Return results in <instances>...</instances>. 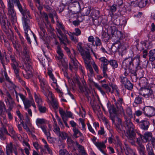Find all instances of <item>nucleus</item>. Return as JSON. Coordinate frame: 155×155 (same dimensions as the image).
<instances>
[{
    "label": "nucleus",
    "mask_w": 155,
    "mask_h": 155,
    "mask_svg": "<svg viewBox=\"0 0 155 155\" xmlns=\"http://www.w3.org/2000/svg\"><path fill=\"white\" fill-rule=\"evenodd\" d=\"M120 41L119 40H117L116 42H115L113 44V45H112V48H113V47L114 46L116 48H117V49L118 50L119 46H120Z\"/></svg>",
    "instance_id": "61"
},
{
    "label": "nucleus",
    "mask_w": 155,
    "mask_h": 155,
    "mask_svg": "<svg viewBox=\"0 0 155 155\" xmlns=\"http://www.w3.org/2000/svg\"><path fill=\"white\" fill-rule=\"evenodd\" d=\"M91 104L93 110L99 112L101 110L100 106L96 103L95 101L91 102Z\"/></svg>",
    "instance_id": "29"
},
{
    "label": "nucleus",
    "mask_w": 155,
    "mask_h": 155,
    "mask_svg": "<svg viewBox=\"0 0 155 155\" xmlns=\"http://www.w3.org/2000/svg\"><path fill=\"white\" fill-rule=\"evenodd\" d=\"M120 78L121 83L124 86L129 80L125 77L121 76Z\"/></svg>",
    "instance_id": "48"
},
{
    "label": "nucleus",
    "mask_w": 155,
    "mask_h": 155,
    "mask_svg": "<svg viewBox=\"0 0 155 155\" xmlns=\"http://www.w3.org/2000/svg\"><path fill=\"white\" fill-rule=\"evenodd\" d=\"M0 22L3 30L6 34H8L9 32V27L7 18L5 14L0 12Z\"/></svg>",
    "instance_id": "5"
},
{
    "label": "nucleus",
    "mask_w": 155,
    "mask_h": 155,
    "mask_svg": "<svg viewBox=\"0 0 155 155\" xmlns=\"http://www.w3.org/2000/svg\"><path fill=\"white\" fill-rule=\"evenodd\" d=\"M124 126L127 130L129 142L133 145H135L136 133L134 132V126L130 119L125 120Z\"/></svg>",
    "instance_id": "2"
},
{
    "label": "nucleus",
    "mask_w": 155,
    "mask_h": 155,
    "mask_svg": "<svg viewBox=\"0 0 155 155\" xmlns=\"http://www.w3.org/2000/svg\"><path fill=\"white\" fill-rule=\"evenodd\" d=\"M117 130L120 134H123L125 132L123 129V127L122 124H115Z\"/></svg>",
    "instance_id": "37"
},
{
    "label": "nucleus",
    "mask_w": 155,
    "mask_h": 155,
    "mask_svg": "<svg viewBox=\"0 0 155 155\" xmlns=\"http://www.w3.org/2000/svg\"><path fill=\"white\" fill-rule=\"evenodd\" d=\"M48 74L50 78L53 81V83H56V81H57V80L54 78V75L52 73V71L50 69L48 70Z\"/></svg>",
    "instance_id": "53"
},
{
    "label": "nucleus",
    "mask_w": 155,
    "mask_h": 155,
    "mask_svg": "<svg viewBox=\"0 0 155 155\" xmlns=\"http://www.w3.org/2000/svg\"><path fill=\"white\" fill-rule=\"evenodd\" d=\"M6 151L7 155H13L14 152L15 155H17L18 153L15 145H13L12 143L7 144Z\"/></svg>",
    "instance_id": "13"
},
{
    "label": "nucleus",
    "mask_w": 155,
    "mask_h": 155,
    "mask_svg": "<svg viewBox=\"0 0 155 155\" xmlns=\"http://www.w3.org/2000/svg\"><path fill=\"white\" fill-rule=\"evenodd\" d=\"M57 32L60 36L58 35V37L59 38L60 43L61 44H64L66 45L68 43V40L66 37V35L64 34L60 29H57Z\"/></svg>",
    "instance_id": "17"
},
{
    "label": "nucleus",
    "mask_w": 155,
    "mask_h": 155,
    "mask_svg": "<svg viewBox=\"0 0 155 155\" xmlns=\"http://www.w3.org/2000/svg\"><path fill=\"white\" fill-rule=\"evenodd\" d=\"M118 24H116L115 22V20L114 21V22L112 21H110L109 23V26L108 27L109 28H110L111 29V31L114 30V29H113V27H115L114 26L115 25H118Z\"/></svg>",
    "instance_id": "50"
},
{
    "label": "nucleus",
    "mask_w": 155,
    "mask_h": 155,
    "mask_svg": "<svg viewBox=\"0 0 155 155\" xmlns=\"http://www.w3.org/2000/svg\"><path fill=\"white\" fill-rule=\"evenodd\" d=\"M71 62L70 63V68L71 70L72 68L77 69L78 65V62L77 60L75 57H71Z\"/></svg>",
    "instance_id": "24"
},
{
    "label": "nucleus",
    "mask_w": 155,
    "mask_h": 155,
    "mask_svg": "<svg viewBox=\"0 0 155 155\" xmlns=\"http://www.w3.org/2000/svg\"><path fill=\"white\" fill-rule=\"evenodd\" d=\"M79 121L81 123L82 125V130H84L85 129V125L84 124V120L81 118H80L79 119Z\"/></svg>",
    "instance_id": "64"
},
{
    "label": "nucleus",
    "mask_w": 155,
    "mask_h": 155,
    "mask_svg": "<svg viewBox=\"0 0 155 155\" xmlns=\"http://www.w3.org/2000/svg\"><path fill=\"white\" fill-rule=\"evenodd\" d=\"M143 113L147 116L150 117L155 115V108L151 106H146L143 108Z\"/></svg>",
    "instance_id": "12"
},
{
    "label": "nucleus",
    "mask_w": 155,
    "mask_h": 155,
    "mask_svg": "<svg viewBox=\"0 0 155 155\" xmlns=\"http://www.w3.org/2000/svg\"><path fill=\"white\" fill-rule=\"evenodd\" d=\"M10 58L12 62L11 66L12 68L14 70L15 73H16L17 75L18 76V64L17 61L15 59V55H10Z\"/></svg>",
    "instance_id": "15"
},
{
    "label": "nucleus",
    "mask_w": 155,
    "mask_h": 155,
    "mask_svg": "<svg viewBox=\"0 0 155 155\" xmlns=\"http://www.w3.org/2000/svg\"><path fill=\"white\" fill-rule=\"evenodd\" d=\"M86 53L87 55L84 56L82 57V58L84 59L85 67L87 69H89L90 73L92 74L93 72V70L90 64L91 59V58L90 53Z\"/></svg>",
    "instance_id": "11"
},
{
    "label": "nucleus",
    "mask_w": 155,
    "mask_h": 155,
    "mask_svg": "<svg viewBox=\"0 0 155 155\" xmlns=\"http://www.w3.org/2000/svg\"><path fill=\"white\" fill-rule=\"evenodd\" d=\"M6 96V99H5V102L7 106H8L9 108L11 110L15 104V102L13 100L12 97L8 91H6L5 94Z\"/></svg>",
    "instance_id": "16"
},
{
    "label": "nucleus",
    "mask_w": 155,
    "mask_h": 155,
    "mask_svg": "<svg viewBox=\"0 0 155 155\" xmlns=\"http://www.w3.org/2000/svg\"><path fill=\"white\" fill-rule=\"evenodd\" d=\"M114 30L111 31V32L112 35H114L119 39H121L123 37V34L121 31L117 30L115 27H113Z\"/></svg>",
    "instance_id": "23"
},
{
    "label": "nucleus",
    "mask_w": 155,
    "mask_h": 155,
    "mask_svg": "<svg viewBox=\"0 0 155 155\" xmlns=\"http://www.w3.org/2000/svg\"><path fill=\"white\" fill-rule=\"evenodd\" d=\"M146 150L147 152L153 150L150 143H148L147 145Z\"/></svg>",
    "instance_id": "63"
},
{
    "label": "nucleus",
    "mask_w": 155,
    "mask_h": 155,
    "mask_svg": "<svg viewBox=\"0 0 155 155\" xmlns=\"http://www.w3.org/2000/svg\"><path fill=\"white\" fill-rule=\"evenodd\" d=\"M60 155H70L68 152L66 150H61L59 151Z\"/></svg>",
    "instance_id": "59"
},
{
    "label": "nucleus",
    "mask_w": 155,
    "mask_h": 155,
    "mask_svg": "<svg viewBox=\"0 0 155 155\" xmlns=\"http://www.w3.org/2000/svg\"><path fill=\"white\" fill-rule=\"evenodd\" d=\"M45 120L43 118H37L36 121V123L38 127L40 126V125L42 124L45 123Z\"/></svg>",
    "instance_id": "40"
},
{
    "label": "nucleus",
    "mask_w": 155,
    "mask_h": 155,
    "mask_svg": "<svg viewBox=\"0 0 155 155\" xmlns=\"http://www.w3.org/2000/svg\"><path fill=\"white\" fill-rule=\"evenodd\" d=\"M78 148L80 150V152L81 153V155H85L87 153L85 152L83 147L81 145H79Z\"/></svg>",
    "instance_id": "57"
},
{
    "label": "nucleus",
    "mask_w": 155,
    "mask_h": 155,
    "mask_svg": "<svg viewBox=\"0 0 155 155\" xmlns=\"http://www.w3.org/2000/svg\"><path fill=\"white\" fill-rule=\"evenodd\" d=\"M94 86L100 91L102 95L104 96L105 94L104 91L102 90L101 87L97 83H95Z\"/></svg>",
    "instance_id": "55"
},
{
    "label": "nucleus",
    "mask_w": 155,
    "mask_h": 155,
    "mask_svg": "<svg viewBox=\"0 0 155 155\" xmlns=\"http://www.w3.org/2000/svg\"><path fill=\"white\" fill-rule=\"evenodd\" d=\"M124 86L125 88L129 90H131L133 88V84L131 83L129 80L127 82L126 84Z\"/></svg>",
    "instance_id": "47"
},
{
    "label": "nucleus",
    "mask_w": 155,
    "mask_h": 155,
    "mask_svg": "<svg viewBox=\"0 0 155 155\" xmlns=\"http://www.w3.org/2000/svg\"><path fill=\"white\" fill-rule=\"evenodd\" d=\"M43 105H41L38 106V109L41 113H45L46 112L47 109L46 107L43 106Z\"/></svg>",
    "instance_id": "52"
},
{
    "label": "nucleus",
    "mask_w": 155,
    "mask_h": 155,
    "mask_svg": "<svg viewBox=\"0 0 155 155\" xmlns=\"http://www.w3.org/2000/svg\"><path fill=\"white\" fill-rule=\"evenodd\" d=\"M67 142L68 145L70 146H73L74 143V141L71 137H68L67 139Z\"/></svg>",
    "instance_id": "60"
},
{
    "label": "nucleus",
    "mask_w": 155,
    "mask_h": 155,
    "mask_svg": "<svg viewBox=\"0 0 155 155\" xmlns=\"http://www.w3.org/2000/svg\"><path fill=\"white\" fill-rule=\"evenodd\" d=\"M140 57L133 58L132 57H129L126 58L123 61L122 67L125 70L128 69H131L134 67L135 64L137 67H138L140 65Z\"/></svg>",
    "instance_id": "3"
},
{
    "label": "nucleus",
    "mask_w": 155,
    "mask_h": 155,
    "mask_svg": "<svg viewBox=\"0 0 155 155\" xmlns=\"http://www.w3.org/2000/svg\"><path fill=\"white\" fill-rule=\"evenodd\" d=\"M38 78L39 80V82L40 83V86H42L45 85H47L46 81L41 76H39Z\"/></svg>",
    "instance_id": "43"
},
{
    "label": "nucleus",
    "mask_w": 155,
    "mask_h": 155,
    "mask_svg": "<svg viewBox=\"0 0 155 155\" xmlns=\"http://www.w3.org/2000/svg\"><path fill=\"white\" fill-rule=\"evenodd\" d=\"M149 57L150 60L151 61L155 60V49L151 50L150 51Z\"/></svg>",
    "instance_id": "35"
},
{
    "label": "nucleus",
    "mask_w": 155,
    "mask_h": 155,
    "mask_svg": "<svg viewBox=\"0 0 155 155\" xmlns=\"http://www.w3.org/2000/svg\"><path fill=\"white\" fill-rule=\"evenodd\" d=\"M68 35L69 36L71 39L72 41L75 43L78 42V39L77 36H76L75 32L73 33L69 32L68 33Z\"/></svg>",
    "instance_id": "30"
},
{
    "label": "nucleus",
    "mask_w": 155,
    "mask_h": 155,
    "mask_svg": "<svg viewBox=\"0 0 155 155\" xmlns=\"http://www.w3.org/2000/svg\"><path fill=\"white\" fill-rule=\"evenodd\" d=\"M134 120L138 126L142 130L146 131L148 130L150 125V123L149 121L146 120H140L138 118L135 119Z\"/></svg>",
    "instance_id": "7"
},
{
    "label": "nucleus",
    "mask_w": 155,
    "mask_h": 155,
    "mask_svg": "<svg viewBox=\"0 0 155 155\" xmlns=\"http://www.w3.org/2000/svg\"><path fill=\"white\" fill-rule=\"evenodd\" d=\"M39 127H40L42 130L43 132L45 133L46 136H48L50 134L49 132H47L46 130L47 126L45 125H42L40 126Z\"/></svg>",
    "instance_id": "46"
},
{
    "label": "nucleus",
    "mask_w": 155,
    "mask_h": 155,
    "mask_svg": "<svg viewBox=\"0 0 155 155\" xmlns=\"http://www.w3.org/2000/svg\"><path fill=\"white\" fill-rule=\"evenodd\" d=\"M109 64L111 65L113 68H116L118 67V64L117 61L114 60H110L109 61Z\"/></svg>",
    "instance_id": "42"
},
{
    "label": "nucleus",
    "mask_w": 155,
    "mask_h": 155,
    "mask_svg": "<svg viewBox=\"0 0 155 155\" xmlns=\"http://www.w3.org/2000/svg\"><path fill=\"white\" fill-rule=\"evenodd\" d=\"M138 134L140 136V138L144 143L150 142L152 138V137L153 136L151 132H146L143 135L140 133H138Z\"/></svg>",
    "instance_id": "14"
},
{
    "label": "nucleus",
    "mask_w": 155,
    "mask_h": 155,
    "mask_svg": "<svg viewBox=\"0 0 155 155\" xmlns=\"http://www.w3.org/2000/svg\"><path fill=\"white\" fill-rule=\"evenodd\" d=\"M118 24H116L115 22V20L114 21V22L112 21H110L109 23V26L108 27L109 28H110L111 29V31L114 30V29H113V27H115L114 26L115 25H118Z\"/></svg>",
    "instance_id": "49"
},
{
    "label": "nucleus",
    "mask_w": 155,
    "mask_h": 155,
    "mask_svg": "<svg viewBox=\"0 0 155 155\" xmlns=\"http://www.w3.org/2000/svg\"><path fill=\"white\" fill-rule=\"evenodd\" d=\"M39 95H37L36 93H34V96L35 101L38 104V106L41 105H43L41 99L39 97Z\"/></svg>",
    "instance_id": "36"
},
{
    "label": "nucleus",
    "mask_w": 155,
    "mask_h": 155,
    "mask_svg": "<svg viewBox=\"0 0 155 155\" xmlns=\"http://www.w3.org/2000/svg\"><path fill=\"white\" fill-rule=\"evenodd\" d=\"M15 2L16 3V4L15 5L17 6L22 15V21L25 31V30L29 31V32H31L33 34L34 38H35V35L31 31L29 26L28 25L29 20L28 16L29 17H31L29 11L25 8L23 7L20 1L16 0Z\"/></svg>",
    "instance_id": "1"
},
{
    "label": "nucleus",
    "mask_w": 155,
    "mask_h": 155,
    "mask_svg": "<svg viewBox=\"0 0 155 155\" xmlns=\"http://www.w3.org/2000/svg\"><path fill=\"white\" fill-rule=\"evenodd\" d=\"M141 94L144 97L147 98L153 94V91L149 88L144 87L142 88Z\"/></svg>",
    "instance_id": "18"
},
{
    "label": "nucleus",
    "mask_w": 155,
    "mask_h": 155,
    "mask_svg": "<svg viewBox=\"0 0 155 155\" xmlns=\"http://www.w3.org/2000/svg\"><path fill=\"white\" fill-rule=\"evenodd\" d=\"M147 2L148 1L147 0H140L137 4L138 5L140 8H143L146 5Z\"/></svg>",
    "instance_id": "41"
},
{
    "label": "nucleus",
    "mask_w": 155,
    "mask_h": 155,
    "mask_svg": "<svg viewBox=\"0 0 155 155\" xmlns=\"http://www.w3.org/2000/svg\"><path fill=\"white\" fill-rule=\"evenodd\" d=\"M2 127L0 128V139L2 140H4L6 138L5 134L10 135L8 133V131L5 127L4 125L3 124L2 122Z\"/></svg>",
    "instance_id": "19"
},
{
    "label": "nucleus",
    "mask_w": 155,
    "mask_h": 155,
    "mask_svg": "<svg viewBox=\"0 0 155 155\" xmlns=\"http://www.w3.org/2000/svg\"><path fill=\"white\" fill-rule=\"evenodd\" d=\"M136 139L135 142L138 145L139 147H141L142 148L143 147V145L141 142L140 139V138H137L136 137Z\"/></svg>",
    "instance_id": "62"
},
{
    "label": "nucleus",
    "mask_w": 155,
    "mask_h": 155,
    "mask_svg": "<svg viewBox=\"0 0 155 155\" xmlns=\"http://www.w3.org/2000/svg\"><path fill=\"white\" fill-rule=\"evenodd\" d=\"M22 45L23 49L21 50V54L25 57L26 61L25 62L28 63V62H31L30 58L29 48L24 41L22 42Z\"/></svg>",
    "instance_id": "9"
},
{
    "label": "nucleus",
    "mask_w": 155,
    "mask_h": 155,
    "mask_svg": "<svg viewBox=\"0 0 155 155\" xmlns=\"http://www.w3.org/2000/svg\"><path fill=\"white\" fill-rule=\"evenodd\" d=\"M77 83L81 92L82 93H84L85 95L87 97V96L89 90L87 86L84 84L82 85H81L80 81H77Z\"/></svg>",
    "instance_id": "22"
},
{
    "label": "nucleus",
    "mask_w": 155,
    "mask_h": 155,
    "mask_svg": "<svg viewBox=\"0 0 155 155\" xmlns=\"http://www.w3.org/2000/svg\"><path fill=\"white\" fill-rule=\"evenodd\" d=\"M82 45V43H81L79 42L78 43L77 45V49L81 53L82 57H83L84 56L87 55L86 53H90V52L88 50H85Z\"/></svg>",
    "instance_id": "26"
},
{
    "label": "nucleus",
    "mask_w": 155,
    "mask_h": 155,
    "mask_svg": "<svg viewBox=\"0 0 155 155\" xmlns=\"http://www.w3.org/2000/svg\"><path fill=\"white\" fill-rule=\"evenodd\" d=\"M101 38L105 42H106L108 41L110 39V36L105 31H103L102 34Z\"/></svg>",
    "instance_id": "38"
},
{
    "label": "nucleus",
    "mask_w": 155,
    "mask_h": 155,
    "mask_svg": "<svg viewBox=\"0 0 155 155\" xmlns=\"http://www.w3.org/2000/svg\"><path fill=\"white\" fill-rule=\"evenodd\" d=\"M94 144L102 153H105L103 149L105 148L106 145L103 142H95Z\"/></svg>",
    "instance_id": "27"
},
{
    "label": "nucleus",
    "mask_w": 155,
    "mask_h": 155,
    "mask_svg": "<svg viewBox=\"0 0 155 155\" xmlns=\"http://www.w3.org/2000/svg\"><path fill=\"white\" fill-rule=\"evenodd\" d=\"M82 45V43H81L79 42L78 43L77 45V49L81 53L82 57H83L84 56L87 55L86 53H90V52L88 50H85Z\"/></svg>",
    "instance_id": "25"
},
{
    "label": "nucleus",
    "mask_w": 155,
    "mask_h": 155,
    "mask_svg": "<svg viewBox=\"0 0 155 155\" xmlns=\"http://www.w3.org/2000/svg\"><path fill=\"white\" fill-rule=\"evenodd\" d=\"M4 73L6 80L7 81H8V82L9 83V84H10L11 86L12 87V89H15V85L12 83V82L10 80V79L9 78L7 74L6 71H4Z\"/></svg>",
    "instance_id": "39"
},
{
    "label": "nucleus",
    "mask_w": 155,
    "mask_h": 155,
    "mask_svg": "<svg viewBox=\"0 0 155 155\" xmlns=\"http://www.w3.org/2000/svg\"><path fill=\"white\" fill-rule=\"evenodd\" d=\"M126 111L127 115V117L131 120V119L133 117L132 111L130 107H128L127 108Z\"/></svg>",
    "instance_id": "34"
},
{
    "label": "nucleus",
    "mask_w": 155,
    "mask_h": 155,
    "mask_svg": "<svg viewBox=\"0 0 155 155\" xmlns=\"http://www.w3.org/2000/svg\"><path fill=\"white\" fill-rule=\"evenodd\" d=\"M102 87L104 88L106 90L107 93H108L111 92V88L107 84H103L102 85Z\"/></svg>",
    "instance_id": "56"
},
{
    "label": "nucleus",
    "mask_w": 155,
    "mask_h": 155,
    "mask_svg": "<svg viewBox=\"0 0 155 155\" xmlns=\"http://www.w3.org/2000/svg\"><path fill=\"white\" fill-rule=\"evenodd\" d=\"M100 12L99 10L97 8H93L92 10L91 15L92 16H94V17L98 18L100 16ZM94 17H92V18Z\"/></svg>",
    "instance_id": "32"
},
{
    "label": "nucleus",
    "mask_w": 155,
    "mask_h": 155,
    "mask_svg": "<svg viewBox=\"0 0 155 155\" xmlns=\"http://www.w3.org/2000/svg\"><path fill=\"white\" fill-rule=\"evenodd\" d=\"M58 135L59 137H61L63 140H65L68 137V134L64 132H60Z\"/></svg>",
    "instance_id": "45"
},
{
    "label": "nucleus",
    "mask_w": 155,
    "mask_h": 155,
    "mask_svg": "<svg viewBox=\"0 0 155 155\" xmlns=\"http://www.w3.org/2000/svg\"><path fill=\"white\" fill-rule=\"evenodd\" d=\"M41 91L46 96H47L48 94L49 93L48 97H50L51 99L53 100V97L52 96V93L50 92L49 89V87L47 85H45L41 86Z\"/></svg>",
    "instance_id": "20"
},
{
    "label": "nucleus",
    "mask_w": 155,
    "mask_h": 155,
    "mask_svg": "<svg viewBox=\"0 0 155 155\" xmlns=\"http://www.w3.org/2000/svg\"><path fill=\"white\" fill-rule=\"evenodd\" d=\"M114 100V104L116 106L117 110L119 112L120 114L124 117L125 120L128 118L126 115L123 107V105H124L123 99L122 98H119L117 101L115 99Z\"/></svg>",
    "instance_id": "6"
},
{
    "label": "nucleus",
    "mask_w": 155,
    "mask_h": 155,
    "mask_svg": "<svg viewBox=\"0 0 155 155\" xmlns=\"http://www.w3.org/2000/svg\"><path fill=\"white\" fill-rule=\"evenodd\" d=\"M19 95L23 101L25 109H27L31 106L32 101L26 98L25 96L23 94H19Z\"/></svg>",
    "instance_id": "21"
},
{
    "label": "nucleus",
    "mask_w": 155,
    "mask_h": 155,
    "mask_svg": "<svg viewBox=\"0 0 155 155\" xmlns=\"http://www.w3.org/2000/svg\"><path fill=\"white\" fill-rule=\"evenodd\" d=\"M139 84L143 88L146 87L148 85L147 78L144 77L140 78L139 81Z\"/></svg>",
    "instance_id": "28"
},
{
    "label": "nucleus",
    "mask_w": 155,
    "mask_h": 155,
    "mask_svg": "<svg viewBox=\"0 0 155 155\" xmlns=\"http://www.w3.org/2000/svg\"><path fill=\"white\" fill-rule=\"evenodd\" d=\"M57 52L58 56H55L56 59L61 61L62 65L64 68H67L68 67V64L63 58L64 54L63 51L59 46L57 47Z\"/></svg>",
    "instance_id": "10"
},
{
    "label": "nucleus",
    "mask_w": 155,
    "mask_h": 155,
    "mask_svg": "<svg viewBox=\"0 0 155 155\" xmlns=\"http://www.w3.org/2000/svg\"><path fill=\"white\" fill-rule=\"evenodd\" d=\"M73 130L74 132L73 136L75 138H77L79 136H82V133L76 127L73 128Z\"/></svg>",
    "instance_id": "33"
},
{
    "label": "nucleus",
    "mask_w": 155,
    "mask_h": 155,
    "mask_svg": "<svg viewBox=\"0 0 155 155\" xmlns=\"http://www.w3.org/2000/svg\"><path fill=\"white\" fill-rule=\"evenodd\" d=\"M143 101V98L142 97L138 96L134 100V103L136 104H141Z\"/></svg>",
    "instance_id": "44"
},
{
    "label": "nucleus",
    "mask_w": 155,
    "mask_h": 155,
    "mask_svg": "<svg viewBox=\"0 0 155 155\" xmlns=\"http://www.w3.org/2000/svg\"><path fill=\"white\" fill-rule=\"evenodd\" d=\"M127 45L125 44H122L120 43V46H119L118 51H123L127 48Z\"/></svg>",
    "instance_id": "51"
},
{
    "label": "nucleus",
    "mask_w": 155,
    "mask_h": 155,
    "mask_svg": "<svg viewBox=\"0 0 155 155\" xmlns=\"http://www.w3.org/2000/svg\"><path fill=\"white\" fill-rule=\"evenodd\" d=\"M95 45L96 46H99L101 45V39L97 37L95 38Z\"/></svg>",
    "instance_id": "54"
},
{
    "label": "nucleus",
    "mask_w": 155,
    "mask_h": 155,
    "mask_svg": "<svg viewBox=\"0 0 155 155\" xmlns=\"http://www.w3.org/2000/svg\"><path fill=\"white\" fill-rule=\"evenodd\" d=\"M59 112L61 116V117L62 119L66 118L65 117V115L66 114V112L63 110L61 108H60L59 109Z\"/></svg>",
    "instance_id": "58"
},
{
    "label": "nucleus",
    "mask_w": 155,
    "mask_h": 155,
    "mask_svg": "<svg viewBox=\"0 0 155 155\" xmlns=\"http://www.w3.org/2000/svg\"><path fill=\"white\" fill-rule=\"evenodd\" d=\"M99 60L101 63V64L104 77L107 78V75L106 73V71L107 70V66L109 64V61L105 57H101L99 59Z\"/></svg>",
    "instance_id": "8"
},
{
    "label": "nucleus",
    "mask_w": 155,
    "mask_h": 155,
    "mask_svg": "<svg viewBox=\"0 0 155 155\" xmlns=\"http://www.w3.org/2000/svg\"><path fill=\"white\" fill-rule=\"evenodd\" d=\"M20 68L24 69L26 71L25 73H23V75L25 78L29 79L32 77V68L31 62H28V63L24 62V64L21 66Z\"/></svg>",
    "instance_id": "4"
},
{
    "label": "nucleus",
    "mask_w": 155,
    "mask_h": 155,
    "mask_svg": "<svg viewBox=\"0 0 155 155\" xmlns=\"http://www.w3.org/2000/svg\"><path fill=\"white\" fill-rule=\"evenodd\" d=\"M107 106L110 113L116 114L117 112V109L114 107V105H111L110 103H108L107 104Z\"/></svg>",
    "instance_id": "31"
}]
</instances>
